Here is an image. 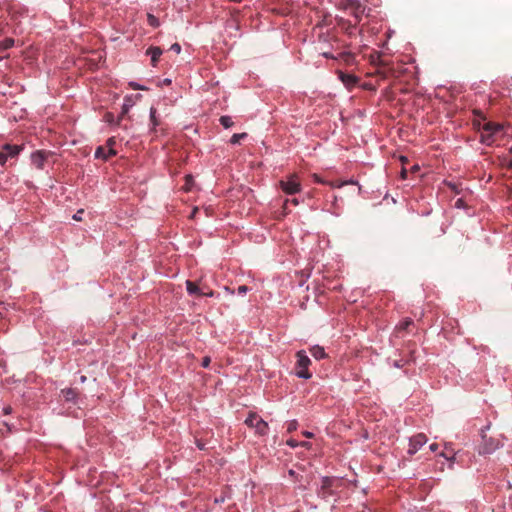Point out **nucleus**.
<instances>
[{
    "label": "nucleus",
    "instance_id": "20e7f679",
    "mask_svg": "<svg viewBox=\"0 0 512 512\" xmlns=\"http://www.w3.org/2000/svg\"><path fill=\"white\" fill-rule=\"evenodd\" d=\"M21 149L19 145L5 144L2 146L0 150V165L4 166L9 159L16 158Z\"/></svg>",
    "mask_w": 512,
    "mask_h": 512
},
{
    "label": "nucleus",
    "instance_id": "603ef678",
    "mask_svg": "<svg viewBox=\"0 0 512 512\" xmlns=\"http://www.w3.org/2000/svg\"><path fill=\"white\" fill-rule=\"evenodd\" d=\"M401 161H402L403 163H405V162L407 161V159H406L405 157H401Z\"/></svg>",
    "mask_w": 512,
    "mask_h": 512
},
{
    "label": "nucleus",
    "instance_id": "a19ab883",
    "mask_svg": "<svg viewBox=\"0 0 512 512\" xmlns=\"http://www.w3.org/2000/svg\"><path fill=\"white\" fill-rule=\"evenodd\" d=\"M106 119H107V121H109V122H110V121H112V119H113V115H112V114H110V113L106 114Z\"/></svg>",
    "mask_w": 512,
    "mask_h": 512
},
{
    "label": "nucleus",
    "instance_id": "de8ad7c7",
    "mask_svg": "<svg viewBox=\"0 0 512 512\" xmlns=\"http://www.w3.org/2000/svg\"><path fill=\"white\" fill-rule=\"evenodd\" d=\"M507 156H509V158L512 160V147L510 148L509 154Z\"/></svg>",
    "mask_w": 512,
    "mask_h": 512
},
{
    "label": "nucleus",
    "instance_id": "4c0bfd02",
    "mask_svg": "<svg viewBox=\"0 0 512 512\" xmlns=\"http://www.w3.org/2000/svg\"><path fill=\"white\" fill-rule=\"evenodd\" d=\"M197 212H198V208H194L192 213H191V215H190V217L194 218L196 216Z\"/></svg>",
    "mask_w": 512,
    "mask_h": 512
},
{
    "label": "nucleus",
    "instance_id": "f03ea898",
    "mask_svg": "<svg viewBox=\"0 0 512 512\" xmlns=\"http://www.w3.org/2000/svg\"><path fill=\"white\" fill-rule=\"evenodd\" d=\"M296 375L299 378L309 379L311 378V373L308 370L309 365L311 364V360L306 355L305 351L301 350L296 353Z\"/></svg>",
    "mask_w": 512,
    "mask_h": 512
},
{
    "label": "nucleus",
    "instance_id": "ea45409f",
    "mask_svg": "<svg viewBox=\"0 0 512 512\" xmlns=\"http://www.w3.org/2000/svg\"><path fill=\"white\" fill-rule=\"evenodd\" d=\"M303 435H304L305 437H307V438H311V437L313 436V434H312L311 432H308V431H305V432L303 433Z\"/></svg>",
    "mask_w": 512,
    "mask_h": 512
},
{
    "label": "nucleus",
    "instance_id": "a878e982",
    "mask_svg": "<svg viewBox=\"0 0 512 512\" xmlns=\"http://www.w3.org/2000/svg\"><path fill=\"white\" fill-rule=\"evenodd\" d=\"M249 290V288L246 286V285H241L238 287V294L240 295H244L245 293H247V291Z\"/></svg>",
    "mask_w": 512,
    "mask_h": 512
},
{
    "label": "nucleus",
    "instance_id": "ddd939ff",
    "mask_svg": "<svg viewBox=\"0 0 512 512\" xmlns=\"http://www.w3.org/2000/svg\"><path fill=\"white\" fill-rule=\"evenodd\" d=\"M310 353L311 355L317 359V360H320V359H323L326 357V353H325V350L323 347L321 346H313L311 349H310Z\"/></svg>",
    "mask_w": 512,
    "mask_h": 512
},
{
    "label": "nucleus",
    "instance_id": "a18cd8bd",
    "mask_svg": "<svg viewBox=\"0 0 512 512\" xmlns=\"http://www.w3.org/2000/svg\"><path fill=\"white\" fill-rule=\"evenodd\" d=\"M291 203L294 205H298V200L296 198H294L291 200Z\"/></svg>",
    "mask_w": 512,
    "mask_h": 512
},
{
    "label": "nucleus",
    "instance_id": "b1692460",
    "mask_svg": "<svg viewBox=\"0 0 512 512\" xmlns=\"http://www.w3.org/2000/svg\"><path fill=\"white\" fill-rule=\"evenodd\" d=\"M129 108H130V105L129 104H126L124 103L123 106H122V111H121V114H120V119L128 113L129 111Z\"/></svg>",
    "mask_w": 512,
    "mask_h": 512
},
{
    "label": "nucleus",
    "instance_id": "72a5a7b5",
    "mask_svg": "<svg viewBox=\"0 0 512 512\" xmlns=\"http://www.w3.org/2000/svg\"><path fill=\"white\" fill-rule=\"evenodd\" d=\"M407 174H408V171L403 168L402 171H401V178L402 179H406L407 178Z\"/></svg>",
    "mask_w": 512,
    "mask_h": 512
},
{
    "label": "nucleus",
    "instance_id": "412c9836",
    "mask_svg": "<svg viewBox=\"0 0 512 512\" xmlns=\"http://www.w3.org/2000/svg\"><path fill=\"white\" fill-rule=\"evenodd\" d=\"M247 137V133H236V134H233L231 139H230V143L231 144H238L240 143V141L242 139H245Z\"/></svg>",
    "mask_w": 512,
    "mask_h": 512
},
{
    "label": "nucleus",
    "instance_id": "f8f14e48",
    "mask_svg": "<svg viewBox=\"0 0 512 512\" xmlns=\"http://www.w3.org/2000/svg\"><path fill=\"white\" fill-rule=\"evenodd\" d=\"M146 53L151 56V64L155 67L160 56L162 55V49L160 47L152 46L147 49Z\"/></svg>",
    "mask_w": 512,
    "mask_h": 512
},
{
    "label": "nucleus",
    "instance_id": "cd10ccee",
    "mask_svg": "<svg viewBox=\"0 0 512 512\" xmlns=\"http://www.w3.org/2000/svg\"><path fill=\"white\" fill-rule=\"evenodd\" d=\"M209 364H210V358L204 357L202 360V363H201L202 367L207 368L209 366Z\"/></svg>",
    "mask_w": 512,
    "mask_h": 512
},
{
    "label": "nucleus",
    "instance_id": "3c124183",
    "mask_svg": "<svg viewBox=\"0 0 512 512\" xmlns=\"http://www.w3.org/2000/svg\"><path fill=\"white\" fill-rule=\"evenodd\" d=\"M326 58L332 57L329 53H323Z\"/></svg>",
    "mask_w": 512,
    "mask_h": 512
},
{
    "label": "nucleus",
    "instance_id": "0eeeda50",
    "mask_svg": "<svg viewBox=\"0 0 512 512\" xmlns=\"http://www.w3.org/2000/svg\"><path fill=\"white\" fill-rule=\"evenodd\" d=\"M345 9L350 10L357 22H360L365 12V6H363L358 0H348L346 2Z\"/></svg>",
    "mask_w": 512,
    "mask_h": 512
},
{
    "label": "nucleus",
    "instance_id": "c03bdc74",
    "mask_svg": "<svg viewBox=\"0 0 512 512\" xmlns=\"http://www.w3.org/2000/svg\"><path fill=\"white\" fill-rule=\"evenodd\" d=\"M288 473H289V475H290V476H292V477H294V476L296 475L295 471H294V470H292V469H291V470H289V472H288Z\"/></svg>",
    "mask_w": 512,
    "mask_h": 512
},
{
    "label": "nucleus",
    "instance_id": "393cba45",
    "mask_svg": "<svg viewBox=\"0 0 512 512\" xmlns=\"http://www.w3.org/2000/svg\"><path fill=\"white\" fill-rule=\"evenodd\" d=\"M170 50H172L175 53L179 54L181 52V46L178 43H174V44L171 45Z\"/></svg>",
    "mask_w": 512,
    "mask_h": 512
},
{
    "label": "nucleus",
    "instance_id": "9d476101",
    "mask_svg": "<svg viewBox=\"0 0 512 512\" xmlns=\"http://www.w3.org/2000/svg\"><path fill=\"white\" fill-rule=\"evenodd\" d=\"M117 154L116 150L113 148H106L103 146H99L95 151V158L108 160L109 158L115 156Z\"/></svg>",
    "mask_w": 512,
    "mask_h": 512
},
{
    "label": "nucleus",
    "instance_id": "f3484780",
    "mask_svg": "<svg viewBox=\"0 0 512 512\" xmlns=\"http://www.w3.org/2000/svg\"><path fill=\"white\" fill-rule=\"evenodd\" d=\"M411 325H413V321L411 319H405L396 326V329L397 331H406Z\"/></svg>",
    "mask_w": 512,
    "mask_h": 512
},
{
    "label": "nucleus",
    "instance_id": "c85d7f7f",
    "mask_svg": "<svg viewBox=\"0 0 512 512\" xmlns=\"http://www.w3.org/2000/svg\"><path fill=\"white\" fill-rule=\"evenodd\" d=\"M455 206H456L457 208H462V207H464V200H463L462 198L457 199V200H456V202H455Z\"/></svg>",
    "mask_w": 512,
    "mask_h": 512
},
{
    "label": "nucleus",
    "instance_id": "09e8293b",
    "mask_svg": "<svg viewBox=\"0 0 512 512\" xmlns=\"http://www.w3.org/2000/svg\"><path fill=\"white\" fill-rule=\"evenodd\" d=\"M170 83H171V80H170V79H165V80H164V84L168 85V84H170Z\"/></svg>",
    "mask_w": 512,
    "mask_h": 512
},
{
    "label": "nucleus",
    "instance_id": "c9c22d12",
    "mask_svg": "<svg viewBox=\"0 0 512 512\" xmlns=\"http://www.w3.org/2000/svg\"><path fill=\"white\" fill-rule=\"evenodd\" d=\"M197 446H198V448H199L200 450L205 449V444H204V443H202V442H200V441H197Z\"/></svg>",
    "mask_w": 512,
    "mask_h": 512
},
{
    "label": "nucleus",
    "instance_id": "58836bf2",
    "mask_svg": "<svg viewBox=\"0 0 512 512\" xmlns=\"http://www.w3.org/2000/svg\"><path fill=\"white\" fill-rule=\"evenodd\" d=\"M288 445H290L291 447H296L297 443L294 440H289Z\"/></svg>",
    "mask_w": 512,
    "mask_h": 512
},
{
    "label": "nucleus",
    "instance_id": "c756f323",
    "mask_svg": "<svg viewBox=\"0 0 512 512\" xmlns=\"http://www.w3.org/2000/svg\"><path fill=\"white\" fill-rule=\"evenodd\" d=\"M296 421H291L289 424H288V431L291 432L293 430L296 429Z\"/></svg>",
    "mask_w": 512,
    "mask_h": 512
},
{
    "label": "nucleus",
    "instance_id": "a211bd4d",
    "mask_svg": "<svg viewBox=\"0 0 512 512\" xmlns=\"http://www.w3.org/2000/svg\"><path fill=\"white\" fill-rule=\"evenodd\" d=\"M219 121L221 125L226 129L234 125V122L232 121V118L230 116H221Z\"/></svg>",
    "mask_w": 512,
    "mask_h": 512
},
{
    "label": "nucleus",
    "instance_id": "39448f33",
    "mask_svg": "<svg viewBox=\"0 0 512 512\" xmlns=\"http://www.w3.org/2000/svg\"><path fill=\"white\" fill-rule=\"evenodd\" d=\"M280 187L286 194H296L301 190V184L296 174L290 175L287 180L280 181Z\"/></svg>",
    "mask_w": 512,
    "mask_h": 512
},
{
    "label": "nucleus",
    "instance_id": "9b49d317",
    "mask_svg": "<svg viewBox=\"0 0 512 512\" xmlns=\"http://www.w3.org/2000/svg\"><path fill=\"white\" fill-rule=\"evenodd\" d=\"M339 78L345 85V87L348 89H352L353 87H355L359 81V79L355 75L346 74L344 72H339Z\"/></svg>",
    "mask_w": 512,
    "mask_h": 512
},
{
    "label": "nucleus",
    "instance_id": "dca6fc26",
    "mask_svg": "<svg viewBox=\"0 0 512 512\" xmlns=\"http://www.w3.org/2000/svg\"><path fill=\"white\" fill-rule=\"evenodd\" d=\"M15 41L13 38H5L3 40H0V49L1 50H7L11 48L14 45Z\"/></svg>",
    "mask_w": 512,
    "mask_h": 512
},
{
    "label": "nucleus",
    "instance_id": "7ed1b4c3",
    "mask_svg": "<svg viewBox=\"0 0 512 512\" xmlns=\"http://www.w3.org/2000/svg\"><path fill=\"white\" fill-rule=\"evenodd\" d=\"M245 424L250 427L254 428L256 434L260 436H264L268 432V423L265 422L259 415L256 413H250L248 417L245 420Z\"/></svg>",
    "mask_w": 512,
    "mask_h": 512
},
{
    "label": "nucleus",
    "instance_id": "bb28decb",
    "mask_svg": "<svg viewBox=\"0 0 512 512\" xmlns=\"http://www.w3.org/2000/svg\"><path fill=\"white\" fill-rule=\"evenodd\" d=\"M200 296L213 297L214 296V292L212 290L204 291V290L201 289Z\"/></svg>",
    "mask_w": 512,
    "mask_h": 512
},
{
    "label": "nucleus",
    "instance_id": "7c9ffc66",
    "mask_svg": "<svg viewBox=\"0 0 512 512\" xmlns=\"http://www.w3.org/2000/svg\"><path fill=\"white\" fill-rule=\"evenodd\" d=\"M130 86H131L133 89H136V90H145V89H146L145 87L140 86L139 84H135V83H130Z\"/></svg>",
    "mask_w": 512,
    "mask_h": 512
},
{
    "label": "nucleus",
    "instance_id": "2f4dec72",
    "mask_svg": "<svg viewBox=\"0 0 512 512\" xmlns=\"http://www.w3.org/2000/svg\"><path fill=\"white\" fill-rule=\"evenodd\" d=\"M394 366L397 367V368H401L404 366V363H402V360H395L394 361Z\"/></svg>",
    "mask_w": 512,
    "mask_h": 512
},
{
    "label": "nucleus",
    "instance_id": "6e6552de",
    "mask_svg": "<svg viewBox=\"0 0 512 512\" xmlns=\"http://www.w3.org/2000/svg\"><path fill=\"white\" fill-rule=\"evenodd\" d=\"M427 443V437L423 433H419L410 439L408 454L414 455L423 445Z\"/></svg>",
    "mask_w": 512,
    "mask_h": 512
},
{
    "label": "nucleus",
    "instance_id": "473e14b6",
    "mask_svg": "<svg viewBox=\"0 0 512 512\" xmlns=\"http://www.w3.org/2000/svg\"><path fill=\"white\" fill-rule=\"evenodd\" d=\"M115 144V140L113 138L108 139L107 146L109 148H113V145Z\"/></svg>",
    "mask_w": 512,
    "mask_h": 512
},
{
    "label": "nucleus",
    "instance_id": "79ce46f5",
    "mask_svg": "<svg viewBox=\"0 0 512 512\" xmlns=\"http://www.w3.org/2000/svg\"><path fill=\"white\" fill-rule=\"evenodd\" d=\"M419 170V166L418 165H414L412 168H411V172H416Z\"/></svg>",
    "mask_w": 512,
    "mask_h": 512
},
{
    "label": "nucleus",
    "instance_id": "2eb2a0df",
    "mask_svg": "<svg viewBox=\"0 0 512 512\" xmlns=\"http://www.w3.org/2000/svg\"><path fill=\"white\" fill-rule=\"evenodd\" d=\"M313 178H314V181L317 182V183H320V184H328L330 185L331 187H342L343 185L345 184H348L349 182H327L325 180H323L320 176H318L317 174H314L313 175Z\"/></svg>",
    "mask_w": 512,
    "mask_h": 512
},
{
    "label": "nucleus",
    "instance_id": "1a4fd4ad",
    "mask_svg": "<svg viewBox=\"0 0 512 512\" xmlns=\"http://www.w3.org/2000/svg\"><path fill=\"white\" fill-rule=\"evenodd\" d=\"M50 155L51 153L48 151L38 150L32 153L31 162L37 169L42 170L44 168L46 160Z\"/></svg>",
    "mask_w": 512,
    "mask_h": 512
},
{
    "label": "nucleus",
    "instance_id": "4be33fe9",
    "mask_svg": "<svg viewBox=\"0 0 512 512\" xmlns=\"http://www.w3.org/2000/svg\"><path fill=\"white\" fill-rule=\"evenodd\" d=\"M147 21H148V24L154 28H156L160 25L158 18L152 14L147 15Z\"/></svg>",
    "mask_w": 512,
    "mask_h": 512
},
{
    "label": "nucleus",
    "instance_id": "aec40b11",
    "mask_svg": "<svg viewBox=\"0 0 512 512\" xmlns=\"http://www.w3.org/2000/svg\"><path fill=\"white\" fill-rule=\"evenodd\" d=\"M156 109L154 107H151L150 109V121L152 124V129L155 130L156 126L159 125V120L156 117Z\"/></svg>",
    "mask_w": 512,
    "mask_h": 512
},
{
    "label": "nucleus",
    "instance_id": "f704fd0d",
    "mask_svg": "<svg viewBox=\"0 0 512 512\" xmlns=\"http://www.w3.org/2000/svg\"><path fill=\"white\" fill-rule=\"evenodd\" d=\"M429 448H430V450H431L432 452H435V451L438 449V444L433 443V444H431V445H430V447H429Z\"/></svg>",
    "mask_w": 512,
    "mask_h": 512
},
{
    "label": "nucleus",
    "instance_id": "e433bc0d",
    "mask_svg": "<svg viewBox=\"0 0 512 512\" xmlns=\"http://www.w3.org/2000/svg\"><path fill=\"white\" fill-rule=\"evenodd\" d=\"M11 410H12V409H11V407H10V406H8V407H5V408L3 409V412H4V414H9V413H11Z\"/></svg>",
    "mask_w": 512,
    "mask_h": 512
},
{
    "label": "nucleus",
    "instance_id": "8fccbe9b",
    "mask_svg": "<svg viewBox=\"0 0 512 512\" xmlns=\"http://www.w3.org/2000/svg\"><path fill=\"white\" fill-rule=\"evenodd\" d=\"M80 380H81V382H85L86 381V376H81Z\"/></svg>",
    "mask_w": 512,
    "mask_h": 512
},
{
    "label": "nucleus",
    "instance_id": "6ab92c4d",
    "mask_svg": "<svg viewBox=\"0 0 512 512\" xmlns=\"http://www.w3.org/2000/svg\"><path fill=\"white\" fill-rule=\"evenodd\" d=\"M62 394L67 401H72L76 397V391L74 389H65L62 390Z\"/></svg>",
    "mask_w": 512,
    "mask_h": 512
},
{
    "label": "nucleus",
    "instance_id": "37998d69",
    "mask_svg": "<svg viewBox=\"0 0 512 512\" xmlns=\"http://www.w3.org/2000/svg\"><path fill=\"white\" fill-rule=\"evenodd\" d=\"M79 213H82V211H78V212H77V214H75V215H74V217H73V218H74L75 220H81V217H79V215H78Z\"/></svg>",
    "mask_w": 512,
    "mask_h": 512
},
{
    "label": "nucleus",
    "instance_id": "423d86ee",
    "mask_svg": "<svg viewBox=\"0 0 512 512\" xmlns=\"http://www.w3.org/2000/svg\"><path fill=\"white\" fill-rule=\"evenodd\" d=\"M335 478L332 477H323L321 487L317 491V495L322 499H328L331 495H333L332 487L334 486Z\"/></svg>",
    "mask_w": 512,
    "mask_h": 512
},
{
    "label": "nucleus",
    "instance_id": "f257e3e1",
    "mask_svg": "<svg viewBox=\"0 0 512 512\" xmlns=\"http://www.w3.org/2000/svg\"><path fill=\"white\" fill-rule=\"evenodd\" d=\"M480 130V140L485 145H492L503 136V126L499 123L485 122Z\"/></svg>",
    "mask_w": 512,
    "mask_h": 512
},
{
    "label": "nucleus",
    "instance_id": "5701e85b",
    "mask_svg": "<svg viewBox=\"0 0 512 512\" xmlns=\"http://www.w3.org/2000/svg\"><path fill=\"white\" fill-rule=\"evenodd\" d=\"M502 165L508 169H512V160L509 158V156H504L502 158Z\"/></svg>",
    "mask_w": 512,
    "mask_h": 512
},
{
    "label": "nucleus",
    "instance_id": "49530a36",
    "mask_svg": "<svg viewBox=\"0 0 512 512\" xmlns=\"http://www.w3.org/2000/svg\"><path fill=\"white\" fill-rule=\"evenodd\" d=\"M440 455L443 456L444 458L448 459V460L450 459V457L446 453H444V452H442Z\"/></svg>",
    "mask_w": 512,
    "mask_h": 512
},
{
    "label": "nucleus",
    "instance_id": "4468645a",
    "mask_svg": "<svg viewBox=\"0 0 512 512\" xmlns=\"http://www.w3.org/2000/svg\"><path fill=\"white\" fill-rule=\"evenodd\" d=\"M186 288H187V292L190 295H198V296H200L201 289L197 286L196 283H194V282H192L190 280H187L186 281Z\"/></svg>",
    "mask_w": 512,
    "mask_h": 512
}]
</instances>
